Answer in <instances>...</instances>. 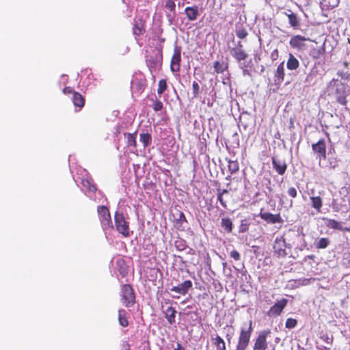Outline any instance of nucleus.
Instances as JSON below:
<instances>
[{"mask_svg": "<svg viewBox=\"0 0 350 350\" xmlns=\"http://www.w3.org/2000/svg\"><path fill=\"white\" fill-rule=\"evenodd\" d=\"M240 67L243 68V75L245 76L246 75H249V71L244 68L245 67V65H243L242 64H240Z\"/></svg>", "mask_w": 350, "mask_h": 350, "instance_id": "864d4df0", "label": "nucleus"}, {"mask_svg": "<svg viewBox=\"0 0 350 350\" xmlns=\"http://www.w3.org/2000/svg\"><path fill=\"white\" fill-rule=\"evenodd\" d=\"M126 144L128 146H136V139L135 134L128 133L126 135Z\"/></svg>", "mask_w": 350, "mask_h": 350, "instance_id": "e433bc0d", "label": "nucleus"}, {"mask_svg": "<svg viewBox=\"0 0 350 350\" xmlns=\"http://www.w3.org/2000/svg\"><path fill=\"white\" fill-rule=\"evenodd\" d=\"M222 265H223L224 269H225L227 266V264H226V262H223Z\"/></svg>", "mask_w": 350, "mask_h": 350, "instance_id": "052dcab7", "label": "nucleus"}, {"mask_svg": "<svg viewBox=\"0 0 350 350\" xmlns=\"http://www.w3.org/2000/svg\"><path fill=\"white\" fill-rule=\"evenodd\" d=\"M339 0H323L322 5L327 8H334L338 5Z\"/></svg>", "mask_w": 350, "mask_h": 350, "instance_id": "72a5a7b5", "label": "nucleus"}, {"mask_svg": "<svg viewBox=\"0 0 350 350\" xmlns=\"http://www.w3.org/2000/svg\"><path fill=\"white\" fill-rule=\"evenodd\" d=\"M236 35L239 38L243 39L247 36V32L245 29L241 28L236 31Z\"/></svg>", "mask_w": 350, "mask_h": 350, "instance_id": "a19ab883", "label": "nucleus"}, {"mask_svg": "<svg viewBox=\"0 0 350 350\" xmlns=\"http://www.w3.org/2000/svg\"><path fill=\"white\" fill-rule=\"evenodd\" d=\"M289 12V14H286L288 18L289 24L293 27H297L299 25V21L297 18V15L290 10Z\"/></svg>", "mask_w": 350, "mask_h": 350, "instance_id": "bb28decb", "label": "nucleus"}, {"mask_svg": "<svg viewBox=\"0 0 350 350\" xmlns=\"http://www.w3.org/2000/svg\"><path fill=\"white\" fill-rule=\"evenodd\" d=\"M193 95L194 98L198 96L200 92V85L196 81H193L192 83Z\"/></svg>", "mask_w": 350, "mask_h": 350, "instance_id": "ea45409f", "label": "nucleus"}, {"mask_svg": "<svg viewBox=\"0 0 350 350\" xmlns=\"http://www.w3.org/2000/svg\"><path fill=\"white\" fill-rule=\"evenodd\" d=\"M239 169V163L237 161H228V170L230 174L237 172Z\"/></svg>", "mask_w": 350, "mask_h": 350, "instance_id": "473e14b6", "label": "nucleus"}, {"mask_svg": "<svg viewBox=\"0 0 350 350\" xmlns=\"http://www.w3.org/2000/svg\"><path fill=\"white\" fill-rule=\"evenodd\" d=\"M185 13L190 21H196L200 16L199 8L197 5L186 7Z\"/></svg>", "mask_w": 350, "mask_h": 350, "instance_id": "a211bd4d", "label": "nucleus"}, {"mask_svg": "<svg viewBox=\"0 0 350 350\" xmlns=\"http://www.w3.org/2000/svg\"><path fill=\"white\" fill-rule=\"evenodd\" d=\"M122 350H131L130 345L129 344L124 345Z\"/></svg>", "mask_w": 350, "mask_h": 350, "instance_id": "13d9d810", "label": "nucleus"}, {"mask_svg": "<svg viewBox=\"0 0 350 350\" xmlns=\"http://www.w3.org/2000/svg\"><path fill=\"white\" fill-rule=\"evenodd\" d=\"M81 184L83 189L85 190V195L90 198H92L90 193H94L96 191V185L93 183L92 180L89 178H83Z\"/></svg>", "mask_w": 350, "mask_h": 350, "instance_id": "f3484780", "label": "nucleus"}, {"mask_svg": "<svg viewBox=\"0 0 350 350\" xmlns=\"http://www.w3.org/2000/svg\"><path fill=\"white\" fill-rule=\"evenodd\" d=\"M64 94L70 95L73 105L81 109L85 104L83 96L79 92H75L70 87H66L63 90Z\"/></svg>", "mask_w": 350, "mask_h": 350, "instance_id": "423d86ee", "label": "nucleus"}, {"mask_svg": "<svg viewBox=\"0 0 350 350\" xmlns=\"http://www.w3.org/2000/svg\"><path fill=\"white\" fill-rule=\"evenodd\" d=\"M286 247L285 239L283 237H276L273 248L279 256H285L286 255L285 248Z\"/></svg>", "mask_w": 350, "mask_h": 350, "instance_id": "2eb2a0df", "label": "nucleus"}, {"mask_svg": "<svg viewBox=\"0 0 350 350\" xmlns=\"http://www.w3.org/2000/svg\"><path fill=\"white\" fill-rule=\"evenodd\" d=\"M313 75L312 72H310L306 78V82L310 84L313 81Z\"/></svg>", "mask_w": 350, "mask_h": 350, "instance_id": "3c124183", "label": "nucleus"}, {"mask_svg": "<svg viewBox=\"0 0 350 350\" xmlns=\"http://www.w3.org/2000/svg\"><path fill=\"white\" fill-rule=\"evenodd\" d=\"M272 165L273 169L280 175H283L287 169V165L285 160L278 157H272Z\"/></svg>", "mask_w": 350, "mask_h": 350, "instance_id": "f8f14e48", "label": "nucleus"}, {"mask_svg": "<svg viewBox=\"0 0 350 350\" xmlns=\"http://www.w3.org/2000/svg\"><path fill=\"white\" fill-rule=\"evenodd\" d=\"M228 83V81H223L224 84H227Z\"/></svg>", "mask_w": 350, "mask_h": 350, "instance_id": "338daca9", "label": "nucleus"}, {"mask_svg": "<svg viewBox=\"0 0 350 350\" xmlns=\"http://www.w3.org/2000/svg\"><path fill=\"white\" fill-rule=\"evenodd\" d=\"M214 70L217 73H222L227 69V65L217 61L214 62Z\"/></svg>", "mask_w": 350, "mask_h": 350, "instance_id": "2f4dec72", "label": "nucleus"}, {"mask_svg": "<svg viewBox=\"0 0 350 350\" xmlns=\"http://www.w3.org/2000/svg\"><path fill=\"white\" fill-rule=\"evenodd\" d=\"M176 221L178 228H180V227L185 228L184 224L187 223L186 217L182 212L178 213V217L176 219Z\"/></svg>", "mask_w": 350, "mask_h": 350, "instance_id": "7c9ffc66", "label": "nucleus"}, {"mask_svg": "<svg viewBox=\"0 0 350 350\" xmlns=\"http://www.w3.org/2000/svg\"><path fill=\"white\" fill-rule=\"evenodd\" d=\"M181 49L180 47L175 46L174 54L171 59L170 68L173 72H177L180 70L181 60Z\"/></svg>", "mask_w": 350, "mask_h": 350, "instance_id": "9d476101", "label": "nucleus"}, {"mask_svg": "<svg viewBox=\"0 0 350 350\" xmlns=\"http://www.w3.org/2000/svg\"><path fill=\"white\" fill-rule=\"evenodd\" d=\"M121 300L126 307H131L135 303V297L131 285L125 284L121 291Z\"/></svg>", "mask_w": 350, "mask_h": 350, "instance_id": "39448f33", "label": "nucleus"}, {"mask_svg": "<svg viewBox=\"0 0 350 350\" xmlns=\"http://www.w3.org/2000/svg\"><path fill=\"white\" fill-rule=\"evenodd\" d=\"M252 332V321H249L248 327L242 326L236 350H245L248 347Z\"/></svg>", "mask_w": 350, "mask_h": 350, "instance_id": "f03ea898", "label": "nucleus"}, {"mask_svg": "<svg viewBox=\"0 0 350 350\" xmlns=\"http://www.w3.org/2000/svg\"><path fill=\"white\" fill-rule=\"evenodd\" d=\"M114 221L117 231L125 237H129L130 235L129 223L126 220L124 214L117 211L115 213Z\"/></svg>", "mask_w": 350, "mask_h": 350, "instance_id": "7ed1b4c3", "label": "nucleus"}, {"mask_svg": "<svg viewBox=\"0 0 350 350\" xmlns=\"http://www.w3.org/2000/svg\"><path fill=\"white\" fill-rule=\"evenodd\" d=\"M217 200H218V201L220 202L221 205L224 208H226V202L224 200L222 196H221V195L218 194V195H217Z\"/></svg>", "mask_w": 350, "mask_h": 350, "instance_id": "8fccbe9b", "label": "nucleus"}, {"mask_svg": "<svg viewBox=\"0 0 350 350\" xmlns=\"http://www.w3.org/2000/svg\"><path fill=\"white\" fill-rule=\"evenodd\" d=\"M227 193H228V191L227 189H223L221 191H219V193H218V194H219L222 196L224 194H227Z\"/></svg>", "mask_w": 350, "mask_h": 350, "instance_id": "6e6d98bb", "label": "nucleus"}, {"mask_svg": "<svg viewBox=\"0 0 350 350\" xmlns=\"http://www.w3.org/2000/svg\"><path fill=\"white\" fill-rule=\"evenodd\" d=\"M165 8L170 11L167 14V17L170 22H172L176 16V4L173 0H167L165 3Z\"/></svg>", "mask_w": 350, "mask_h": 350, "instance_id": "412c9836", "label": "nucleus"}, {"mask_svg": "<svg viewBox=\"0 0 350 350\" xmlns=\"http://www.w3.org/2000/svg\"><path fill=\"white\" fill-rule=\"evenodd\" d=\"M176 248L179 251H183L187 248V244L185 240L178 239L174 243Z\"/></svg>", "mask_w": 350, "mask_h": 350, "instance_id": "c9c22d12", "label": "nucleus"}, {"mask_svg": "<svg viewBox=\"0 0 350 350\" xmlns=\"http://www.w3.org/2000/svg\"><path fill=\"white\" fill-rule=\"evenodd\" d=\"M311 205L317 211V212H320L321 208L322 207V199L319 196H311L310 197Z\"/></svg>", "mask_w": 350, "mask_h": 350, "instance_id": "b1692460", "label": "nucleus"}, {"mask_svg": "<svg viewBox=\"0 0 350 350\" xmlns=\"http://www.w3.org/2000/svg\"><path fill=\"white\" fill-rule=\"evenodd\" d=\"M233 267H234V269L235 270H237V271L241 273V274L243 275H245V273L247 272L246 271H243V269H244V265L243 264L241 265V268L237 267L235 266H234Z\"/></svg>", "mask_w": 350, "mask_h": 350, "instance_id": "603ef678", "label": "nucleus"}, {"mask_svg": "<svg viewBox=\"0 0 350 350\" xmlns=\"http://www.w3.org/2000/svg\"><path fill=\"white\" fill-rule=\"evenodd\" d=\"M342 263L345 266L350 267V252L344 254Z\"/></svg>", "mask_w": 350, "mask_h": 350, "instance_id": "37998d69", "label": "nucleus"}, {"mask_svg": "<svg viewBox=\"0 0 350 350\" xmlns=\"http://www.w3.org/2000/svg\"><path fill=\"white\" fill-rule=\"evenodd\" d=\"M144 29L142 26H139L138 24H135L133 27V33L137 36L142 34Z\"/></svg>", "mask_w": 350, "mask_h": 350, "instance_id": "c03bdc74", "label": "nucleus"}, {"mask_svg": "<svg viewBox=\"0 0 350 350\" xmlns=\"http://www.w3.org/2000/svg\"><path fill=\"white\" fill-rule=\"evenodd\" d=\"M174 350H185V348L180 345V344H177V347L175 348Z\"/></svg>", "mask_w": 350, "mask_h": 350, "instance_id": "4d7b16f0", "label": "nucleus"}, {"mask_svg": "<svg viewBox=\"0 0 350 350\" xmlns=\"http://www.w3.org/2000/svg\"><path fill=\"white\" fill-rule=\"evenodd\" d=\"M221 227L228 233L232 232V222L228 217L222 218L221 221Z\"/></svg>", "mask_w": 350, "mask_h": 350, "instance_id": "a878e982", "label": "nucleus"}, {"mask_svg": "<svg viewBox=\"0 0 350 350\" xmlns=\"http://www.w3.org/2000/svg\"><path fill=\"white\" fill-rule=\"evenodd\" d=\"M313 152L317 154L316 159L319 160V163L322 159L326 158V145L325 139H319L317 143L312 145Z\"/></svg>", "mask_w": 350, "mask_h": 350, "instance_id": "0eeeda50", "label": "nucleus"}, {"mask_svg": "<svg viewBox=\"0 0 350 350\" xmlns=\"http://www.w3.org/2000/svg\"><path fill=\"white\" fill-rule=\"evenodd\" d=\"M327 92L329 95H332L338 103L346 105V97L348 94L345 84L341 81L333 79L327 85Z\"/></svg>", "mask_w": 350, "mask_h": 350, "instance_id": "f257e3e1", "label": "nucleus"}, {"mask_svg": "<svg viewBox=\"0 0 350 350\" xmlns=\"http://www.w3.org/2000/svg\"><path fill=\"white\" fill-rule=\"evenodd\" d=\"M213 340L217 350H226V344L221 337L217 335L215 338H213Z\"/></svg>", "mask_w": 350, "mask_h": 350, "instance_id": "393cba45", "label": "nucleus"}, {"mask_svg": "<svg viewBox=\"0 0 350 350\" xmlns=\"http://www.w3.org/2000/svg\"><path fill=\"white\" fill-rule=\"evenodd\" d=\"M139 140L143 144L144 147L146 148L150 144L152 140V137L149 133H141Z\"/></svg>", "mask_w": 350, "mask_h": 350, "instance_id": "c756f323", "label": "nucleus"}, {"mask_svg": "<svg viewBox=\"0 0 350 350\" xmlns=\"http://www.w3.org/2000/svg\"><path fill=\"white\" fill-rule=\"evenodd\" d=\"M230 256L234 260H239L241 259V254L237 250H232L230 253Z\"/></svg>", "mask_w": 350, "mask_h": 350, "instance_id": "a18cd8bd", "label": "nucleus"}, {"mask_svg": "<svg viewBox=\"0 0 350 350\" xmlns=\"http://www.w3.org/2000/svg\"><path fill=\"white\" fill-rule=\"evenodd\" d=\"M226 337H227L228 340L230 342V337L229 336V335L228 334V335L226 336Z\"/></svg>", "mask_w": 350, "mask_h": 350, "instance_id": "0e129e2a", "label": "nucleus"}, {"mask_svg": "<svg viewBox=\"0 0 350 350\" xmlns=\"http://www.w3.org/2000/svg\"><path fill=\"white\" fill-rule=\"evenodd\" d=\"M288 300L285 298L278 301L275 304L271 307L268 311L267 314L269 317H277L281 314L283 309L286 307Z\"/></svg>", "mask_w": 350, "mask_h": 350, "instance_id": "9b49d317", "label": "nucleus"}, {"mask_svg": "<svg viewBox=\"0 0 350 350\" xmlns=\"http://www.w3.org/2000/svg\"><path fill=\"white\" fill-rule=\"evenodd\" d=\"M321 339L327 344L331 345L333 342L332 336H329L327 334H324L321 336Z\"/></svg>", "mask_w": 350, "mask_h": 350, "instance_id": "de8ad7c7", "label": "nucleus"}, {"mask_svg": "<svg viewBox=\"0 0 350 350\" xmlns=\"http://www.w3.org/2000/svg\"><path fill=\"white\" fill-rule=\"evenodd\" d=\"M228 269H229V271H228V273H229L227 275H230L231 269L229 268Z\"/></svg>", "mask_w": 350, "mask_h": 350, "instance_id": "680f3d73", "label": "nucleus"}, {"mask_svg": "<svg viewBox=\"0 0 350 350\" xmlns=\"http://www.w3.org/2000/svg\"><path fill=\"white\" fill-rule=\"evenodd\" d=\"M250 224L246 219H242L239 228L240 233L246 232L249 230Z\"/></svg>", "mask_w": 350, "mask_h": 350, "instance_id": "4c0bfd02", "label": "nucleus"}, {"mask_svg": "<svg viewBox=\"0 0 350 350\" xmlns=\"http://www.w3.org/2000/svg\"><path fill=\"white\" fill-rule=\"evenodd\" d=\"M330 243V241L328 238H321L319 240L314 243L315 247L318 249H325Z\"/></svg>", "mask_w": 350, "mask_h": 350, "instance_id": "c85d7f7f", "label": "nucleus"}, {"mask_svg": "<svg viewBox=\"0 0 350 350\" xmlns=\"http://www.w3.org/2000/svg\"><path fill=\"white\" fill-rule=\"evenodd\" d=\"M97 212L103 230H111L113 229L111 215L108 208L105 206H98Z\"/></svg>", "mask_w": 350, "mask_h": 350, "instance_id": "20e7f679", "label": "nucleus"}, {"mask_svg": "<svg viewBox=\"0 0 350 350\" xmlns=\"http://www.w3.org/2000/svg\"><path fill=\"white\" fill-rule=\"evenodd\" d=\"M299 66V62L298 59L291 53L289 54L288 59L286 62V68L289 70H295Z\"/></svg>", "mask_w": 350, "mask_h": 350, "instance_id": "4be33fe9", "label": "nucleus"}, {"mask_svg": "<svg viewBox=\"0 0 350 350\" xmlns=\"http://www.w3.org/2000/svg\"><path fill=\"white\" fill-rule=\"evenodd\" d=\"M342 78L350 81V74L345 73L342 75Z\"/></svg>", "mask_w": 350, "mask_h": 350, "instance_id": "5fc2aeb1", "label": "nucleus"}, {"mask_svg": "<svg viewBox=\"0 0 350 350\" xmlns=\"http://www.w3.org/2000/svg\"><path fill=\"white\" fill-rule=\"evenodd\" d=\"M323 220L324 221L325 226L329 228L342 231H349L348 228H342V222L326 217L323 218Z\"/></svg>", "mask_w": 350, "mask_h": 350, "instance_id": "dca6fc26", "label": "nucleus"}, {"mask_svg": "<svg viewBox=\"0 0 350 350\" xmlns=\"http://www.w3.org/2000/svg\"><path fill=\"white\" fill-rule=\"evenodd\" d=\"M231 55L238 62L245 60L247 57V54L239 47H234L230 50Z\"/></svg>", "mask_w": 350, "mask_h": 350, "instance_id": "aec40b11", "label": "nucleus"}, {"mask_svg": "<svg viewBox=\"0 0 350 350\" xmlns=\"http://www.w3.org/2000/svg\"><path fill=\"white\" fill-rule=\"evenodd\" d=\"M166 88H167L166 81L165 79H161L159 81L157 93L159 94H163V92L166 90Z\"/></svg>", "mask_w": 350, "mask_h": 350, "instance_id": "58836bf2", "label": "nucleus"}, {"mask_svg": "<svg viewBox=\"0 0 350 350\" xmlns=\"http://www.w3.org/2000/svg\"><path fill=\"white\" fill-rule=\"evenodd\" d=\"M176 314V310L174 308L170 306L167 308L165 317L170 324L172 325L175 323Z\"/></svg>", "mask_w": 350, "mask_h": 350, "instance_id": "5701e85b", "label": "nucleus"}, {"mask_svg": "<svg viewBox=\"0 0 350 350\" xmlns=\"http://www.w3.org/2000/svg\"><path fill=\"white\" fill-rule=\"evenodd\" d=\"M172 297H173L174 298H176V299L179 298V296H178V295H173Z\"/></svg>", "mask_w": 350, "mask_h": 350, "instance_id": "69168bd1", "label": "nucleus"}, {"mask_svg": "<svg viewBox=\"0 0 350 350\" xmlns=\"http://www.w3.org/2000/svg\"><path fill=\"white\" fill-rule=\"evenodd\" d=\"M284 62H282L278 65L274 73V83L275 85H280L284 81Z\"/></svg>", "mask_w": 350, "mask_h": 350, "instance_id": "6ab92c4d", "label": "nucleus"}, {"mask_svg": "<svg viewBox=\"0 0 350 350\" xmlns=\"http://www.w3.org/2000/svg\"><path fill=\"white\" fill-rule=\"evenodd\" d=\"M236 47H239V48L242 49L243 45H242L241 42H239L237 44V46Z\"/></svg>", "mask_w": 350, "mask_h": 350, "instance_id": "bf43d9fd", "label": "nucleus"}, {"mask_svg": "<svg viewBox=\"0 0 350 350\" xmlns=\"http://www.w3.org/2000/svg\"><path fill=\"white\" fill-rule=\"evenodd\" d=\"M314 278H300L295 281L297 286H306L311 283V281H314Z\"/></svg>", "mask_w": 350, "mask_h": 350, "instance_id": "f704fd0d", "label": "nucleus"}, {"mask_svg": "<svg viewBox=\"0 0 350 350\" xmlns=\"http://www.w3.org/2000/svg\"><path fill=\"white\" fill-rule=\"evenodd\" d=\"M288 194L292 197V198H295L297 196V190L295 187H290L288 189Z\"/></svg>", "mask_w": 350, "mask_h": 350, "instance_id": "09e8293b", "label": "nucleus"}, {"mask_svg": "<svg viewBox=\"0 0 350 350\" xmlns=\"http://www.w3.org/2000/svg\"><path fill=\"white\" fill-rule=\"evenodd\" d=\"M306 41H310V39L302 36L296 35L293 36L291 38L289 41V44L293 49H295L299 51H303L306 49Z\"/></svg>", "mask_w": 350, "mask_h": 350, "instance_id": "6e6552de", "label": "nucleus"}, {"mask_svg": "<svg viewBox=\"0 0 350 350\" xmlns=\"http://www.w3.org/2000/svg\"><path fill=\"white\" fill-rule=\"evenodd\" d=\"M297 321L294 319L288 318L286 321V327L291 329L296 326Z\"/></svg>", "mask_w": 350, "mask_h": 350, "instance_id": "79ce46f5", "label": "nucleus"}, {"mask_svg": "<svg viewBox=\"0 0 350 350\" xmlns=\"http://www.w3.org/2000/svg\"><path fill=\"white\" fill-rule=\"evenodd\" d=\"M259 217L269 224H282L284 221L280 214H272L271 213H263L261 211L259 213Z\"/></svg>", "mask_w": 350, "mask_h": 350, "instance_id": "4468645a", "label": "nucleus"}, {"mask_svg": "<svg viewBox=\"0 0 350 350\" xmlns=\"http://www.w3.org/2000/svg\"><path fill=\"white\" fill-rule=\"evenodd\" d=\"M153 109L155 111H161L163 109V103L159 100H157L153 104Z\"/></svg>", "mask_w": 350, "mask_h": 350, "instance_id": "49530a36", "label": "nucleus"}, {"mask_svg": "<svg viewBox=\"0 0 350 350\" xmlns=\"http://www.w3.org/2000/svg\"><path fill=\"white\" fill-rule=\"evenodd\" d=\"M192 286L193 283L191 280H185L177 286H172L170 291L177 294L185 295L188 293L189 290L192 288Z\"/></svg>", "mask_w": 350, "mask_h": 350, "instance_id": "ddd939ff", "label": "nucleus"}, {"mask_svg": "<svg viewBox=\"0 0 350 350\" xmlns=\"http://www.w3.org/2000/svg\"><path fill=\"white\" fill-rule=\"evenodd\" d=\"M228 269H229V271H228V273H229L227 275H230L231 269L229 268Z\"/></svg>", "mask_w": 350, "mask_h": 350, "instance_id": "e2e57ef3", "label": "nucleus"}, {"mask_svg": "<svg viewBox=\"0 0 350 350\" xmlns=\"http://www.w3.org/2000/svg\"><path fill=\"white\" fill-rule=\"evenodd\" d=\"M271 333L269 329L263 330L260 332L256 338L254 350H266L267 348V336Z\"/></svg>", "mask_w": 350, "mask_h": 350, "instance_id": "1a4fd4ad", "label": "nucleus"}, {"mask_svg": "<svg viewBox=\"0 0 350 350\" xmlns=\"http://www.w3.org/2000/svg\"><path fill=\"white\" fill-rule=\"evenodd\" d=\"M126 313V312L124 310H119L118 311V321L120 325L122 327H126L129 325Z\"/></svg>", "mask_w": 350, "mask_h": 350, "instance_id": "cd10ccee", "label": "nucleus"}]
</instances>
